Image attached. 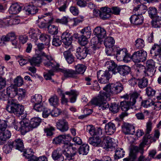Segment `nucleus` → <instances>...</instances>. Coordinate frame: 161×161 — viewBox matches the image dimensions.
Wrapping results in <instances>:
<instances>
[{"label":"nucleus","instance_id":"nucleus-8","mask_svg":"<svg viewBox=\"0 0 161 161\" xmlns=\"http://www.w3.org/2000/svg\"><path fill=\"white\" fill-rule=\"evenodd\" d=\"M147 53L143 50L135 52L132 55V60L135 63L143 62L147 59Z\"/></svg>","mask_w":161,"mask_h":161},{"label":"nucleus","instance_id":"nucleus-39","mask_svg":"<svg viewBox=\"0 0 161 161\" xmlns=\"http://www.w3.org/2000/svg\"><path fill=\"white\" fill-rule=\"evenodd\" d=\"M149 16L151 19H153L158 16L157 15L158 11L156 8L154 7H150L148 9Z\"/></svg>","mask_w":161,"mask_h":161},{"label":"nucleus","instance_id":"nucleus-27","mask_svg":"<svg viewBox=\"0 0 161 161\" xmlns=\"http://www.w3.org/2000/svg\"><path fill=\"white\" fill-rule=\"evenodd\" d=\"M116 129L115 124L112 122H109L105 126V131L108 135H111L113 134L115 131Z\"/></svg>","mask_w":161,"mask_h":161},{"label":"nucleus","instance_id":"nucleus-7","mask_svg":"<svg viewBox=\"0 0 161 161\" xmlns=\"http://www.w3.org/2000/svg\"><path fill=\"white\" fill-rule=\"evenodd\" d=\"M152 123L151 121L148 122L146 125V128L145 131V134L143 138L142 143L145 145H147L154 141H152L153 137L149 134L152 130Z\"/></svg>","mask_w":161,"mask_h":161},{"label":"nucleus","instance_id":"nucleus-51","mask_svg":"<svg viewBox=\"0 0 161 161\" xmlns=\"http://www.w3.org/2000/svg\"><path fill=\"white\" fill-rule=\"evenodd\" d=\"M125 152L122 148H118L115 151L114 158L115 159H118L123 157L125 155Z\"/></svg>","mask_w":161,"mask_h":161},{"label":"nucleus","instance_id":"nucleus-63","mask_svg":"<svg viewBox=\"0 0 161 161\" xmlns=\"http://www.w3.org/2000/svg\"><path fill=\"white\" fill-rule=\"evenodd\" d=\"M69 18L68 17L65 16L63 17L61 19H57L55 21L58 23L61 24L66 25L68 22Z\"/></svg>","mask_w":161,"mask_h":161},{"label":"nucleus","instance_id":"nucleus-36","mask_svg":"<svg viewBox=\"0 0 161 161\" xmlns=\"http://www.w3.org/2000/svg\"><path fill=\"white\" fill-rule=\"evenodd\" d=\"M114 43V40L111 37H107L104 42V44L106 48H111Z\"/></svg>","mask_w":161,"mask_h":161},{"label":"nucleus","instance_id":"nucleus-35","mask_svg":"<svg viewBox=\"0 0 161 161\" xmlns=\"http://www.w3.org/2000/svg\"><path fill=\"white\" fill-rule=\"evenodd\" d=\"M41 121V119L38 117L31 119V121L29 122L30 126L31 127V129L37 127L40 125Z\"/></svg>","mask_w":161,"mask_h":161},{"label":"nucleus","instance_id":"nucleus-16","mask_svg":"<svg viewBox=\"0 0 161 161\" xmlns=\"http://www.w3.org/2000/svg\"><path fill=\"white\" fill-rule=\"evenodd\" d=\"M131 15L130 18L131 23L135 25L142 24L143 23V18L142 16L136 13Z\"/></svg>","mask_w":161,"mask_h":161},{"label":"nucleus","instance_id":"nucleus-33","mask_svg":"<svg viewBox=\"0 0 161 161\" xmlns=\"http://www.w3.org/2000/svg\"><path fill=\"white\" fill-rule=\"evenodd\" d=\"M25 11L28 14L33 15L35 14L38 11L37 8L33 5H28L25 8Z\"/></svg>","mask_w":161,"mask_h":161},{"label":"nucleus","instance_id":"nucleus-53","mask_svg":"<svg viewBox=\"0 0 161 161\" xmlns=\"http://www.w3.org/2000/svg\"><path fill=\"white\" fill-rule=\"evenodd\" d=\"M52 70H49L47 72H45L44 73V77L46 80H51V77L53 76L54 74V72L55 71H58V70H54L53 68H51Z\"/></svg>","mask_w":161,"mask_h":161},{"label":"nucleus","instance_id":"nucleus-9","mask_svg":"<svg viewBox=\"0 0 161 161\" xmlns=\"http://www.w3.org/2000/svg\"><path fill=\"white\" fill-rule=\"evenodd\" d=\"M108 71L99 70L97 72V77L98 81L101 84L108 83L111 77Z\"/></svg>","mask_w":161,"mask_h":161},{"label":"nucleus","instance_id":"nucleus-37","mask_svg":"<svg viewBox=\"0 0 161 161\" xmlns=\"http://www.w3.org/2000/svg\"><path fill=\"white\" fill-rule=\"evenodd\" d=\"M89 150V145L86 144H84L80 147L79 149V153L80 154L82 155H86Z\"/></svg>","mask_w":161,"mask_h":161},{"label":"nucleus","instance_id":"nucleus-11","mask_svg":"<svg viewBox=\"0 0 161 161\" xmlns=\"http://www.w3.org/2000/svg\"><path fill=\"white\" fill-rule=\"evenodd\" d=\"M72 144L69 142H64L63 146V154L65 157V161H74V158L70 155L69 152Z\"/></svg>","mask_w":161,"mask_h":161},{"label":"nucleus","instance_id":"nucleus-62","mask_svg":"<svg viewBox=\"0 0 161 161\" xmlns=\"http://www.w3.org/2000/svg\"><path fill=\"white\" fill-rule=\"evenodd\" d=\"M55 130V128L53 126L47 127L44 129V131L47 136H51L53 134V131Z\"/></svg>","mask_w":161,"mask_h":161},{"label":"nucleus","instance_id":"nucleus-15","mask_svg":"<svg viewBox=\"0 0 161 161\" xmlns=\"http://www.w3.org/2000/svg\"><path fill=\"white\" fill-rule=\"evenodd\" d=\"M61 38L62 42L66 47L70 45L72 43V36L68 31H66L63 33Z\"/></svg>","mask_w":161,"mask_h":161},{"label":"nucleus","instance_id":"nucleus-3","mask_svg":"<svg viewBox=\"0 0 161 161\" xmlns=\"http://www.w3.org/2000/svg\"><path fill=\"white\" fill-rule=\"evenodd\" d=\"M102 141L99 137H90L88 140L89 143L92 145L97 147L101 144V146L104 149L109 150V149H112L116 147L117 144L115 139L109 136L103 137Z\"/></svg>","mask_w":161,"mask_h":161},{"label":"nucleus","instance_id":"nucleus-26","mask_svg":"<svg viewBox=\"0 0 161 161\" xmlns=\"http://www.w3.org/2000/svg\"><path fill=\"white\" fill-rule=\"evenodd\" d=\"M114 52H116V58L120 60H121L123 58H124V56L125 55V53L127 52V50L126 48H123L121 50H118V49L117 48H115L114 47V48H112Z\"/></svg>","mask_w":161,"mask_h":161},{"label":"nucleus","instance_id":"nucleus-61","mask_svg":"<svg viewBox=\"0 0 161 161\" xmlns=\"http://www.w3.org/2000/svg\"><path fill=\"white\" fill-rule=\"evenodd\" d=\"M32 2L34 6L39 7H41L46 4L43 0H33Z\"/></svg>","mask_w":161,"mask_h":161},{"label":"nucleus","instance_id":"nucleus-29","mask_svg":"<svg viewBox=\"0 0 161 161\" xmlns=\"http://www.w3.org/2000/svg\"><path fill=\"white\" fill-rule=\"evenodd\" d=\"M14 148L22 152L24 150V146L22 141L20 139H16L14 141H12Z\"/></svg>","mask_w":161,"mask_h":161},{"label":"nucleus","instance_id":"nucleus-43","mask_svg":"<svg viewBox=\"0 0 161 161\" xmlns=\"http://www.w3.org/2000/svg\"><path fill=\"white\" fill-rule=\"evenodd\" d=\"M152 23V25L154 28L161 27V17L158 16L153 19Z\"/></svg>","mask_w":161,"mask_h":161},{"label":"nucleus","instance_id":"nucleus-17","mask_svg":"<svg viewBox=\"0 0 161 161\" xmlns=\"http://www.w3.org/2000/svg\"><path fill=\"white\" fill-rule=\"evenodd\" d=\"M72 137L69 134H64L58 136L57 137L54 138L53 142L55 144H59L62 142H65V141H68L71 139Z\"/></svg>","mask_w":161,"mask_h":161},{"label":"nucleus","instance_id":"nucleus-2","mask_svg":"<svg viewBox=\"0 0 161 161\" xmlns=\"http://www.w3.org/2000/svg\"><path fill=\"white\" fill-rule=\"evenodd\" d=\"M40 56L32 58L29 60V62L32 65L36 66L42 62L45 66L53 69L57 70L59 66V64L57 63L52 56L48 55L44 52L40 53Z\"/></svg>","mask_w":161,"mask_h":161},{"label":"nucleus","instance_id":"nucleus-5","mask_svg":"<svg viewBox=\"0 0 161 161\" xmlns=\"http://www.w3.org/2000/svg\"><path fill=\"white\" fill-rule=\"evenodd\" d=\"M140 94V92H134L131 94L129 101L120 102V107L122 110L126 111L130 108H133L136 100L141 98Z\"/></svg>","mask_w":161,"mask_h":161},{"label":"nucleus","instance_id":"nucleus-57","mask_svg":"<svg viewBox=\"0 0 161 161\" xmlns=\"http://www.w3.org/2000/svg\"><path fill=\"white\" fill-rule=\"evenodd\" d=\"M110 110L114 113H116L118 112L119 109V107L118 104L113 103L111 104L109 108Z\"/></svg>","mask_w":161,"mask_h":161},{"label":"nucleus","instance_id":"nucleus-21","mask_svg":"<svg viewBox=\"0 0 161 161\" xmlns=\"http://www.w3.org/2000/svg\"><path fill=\"white\" fill-rule=\"evenodd\" d=\"M130 71V68L125 65H120L116 68V74L118 73L121 75L125 76L127 75Z\"/></svg>","mask_w":161,"mask_h":161},{"label":"nucleus","instance_id":"nucleus-22","mask_svg":"<svg viewBox=\"0 0 161 161\" xmlns=\"http://www.w3.org/2000/svg\"><path fill=\"white\" fill-rule=\"evenodd\" d=\"M75 54L77 58L81 60L84 59L87 54L84 47H78L76 50Z\"/></svg>","mask_w":161,"mask_h":161},{"label":"nucleus","instance_id":"nucleus-50","mask_svg":"<svg viewBox=\"0 0 161 161\" xmlns=\"http://www.w3.org/2000/svg\"><path fill=\"white\" fill-rule=\"evenodd\" d=\"M11 141H9L8 143L5 145L3 148V150L5 153H8L10 152L14 147Z\"/></svg>","mask_w":161,"mask_h":161},{"label":"nucleus","instance_id":"nucleus-31","mask_svg":"<svg viewBox=\"0 0 161 161\" xmlns=\"http://www.w3.org/2000/svg\"><path fill=\"white\" fill-rule=\"evenodd\" d=\"M11 136L10 132L8 130L0 131V139L1 141H5L10 138Z\"/></svg>","mask_w":161,"mask_h":161},{"label":"nucleus","instance_id":"nucleus-44","mask_svg":"<svg viewBox=\"0 0 161 161\" xmlns=\"http://www.w3.org/2000/svg\"><path fill=\"white\" fill-rule=\"evenodd\" d=\"M76 38H78V42L82 46H85L88 43L87 38H89L80 35V36H75Z\"/></svg>","mask_w":161,"mask_h":161},{"label":"nucleus","instance_id":"nucleus-6","mask_svg":"<svg viewBox=\"0 0 161 161\" xmlns=\"http://www.w3.org/2000/svg\"><path fill=\"white\" fill-rule=\"evenodd\" d=\"M42 97L39 94H35L31 97V102L32 103L34 109L38 112H41L43 107L41 105Z\"/></svg>","mask_w":161,"mask_h":161},{"label":"nucleus","instance_id":"nucleus-28","mask_svg":"<svg viewBox=\"0 0 161 161\" xmlns=\"http://www.w3.org/2000/svg\"><path fill=\"white\" fill-rule=\"evenodd\" d=\"M40 31L39 30H36L33 29H30L29 31V34L30 37L31 38V40L36 43L38 40L37 37L38 34Z\"/></svg>","mask_w":161,"mask_h":161},{"label":"nucleus","instance_id":"nucleus-24","mask_svg":"<svg viewBox=\"0 0 161 161\" xmlns=\"http://www.w3.org/2000/svg\"><path fill=\"white\" fill-rule=\"evenodd\" d=\"M105 66L109 71H111L114 74H116L115 71L118 66L113 61L110 60L106 61L105 63Z\"/></svg>","mask_w":161,"mask_h":161},{"label":"nucleus","instance_id":"nucleus-55","mask_svg":"<svg viewBox=\"0 0 161 161\" xmlns=\"http://www.w3.org/2000/svg\"><path fill=\"white\" fill-rule=\"evenodd\" d=\"M135 45L137 48L139 49H142L145 46L144 41L141 38L138 39L135 41Z\"/></svg>","mask_w":161,"mask_h":161},{"label":"nucleus","instance_id":"nucleus-42","mask_svg":"<svg viewBox=\"0 0 161 161\" xmlns=\"http://www.w3.org/2000/svg\"><path fill=\"white\" fill-rule=\"evenodd\" d=\"M75 73L78 75V74H83L85 71L86 67L83 64H78L75 67Z\"/></svg>","mask_w":161,"mask_h":161},{"label":"nucleus","instance_id":"nucleus-30","mask_svg":"<svg viewBox=\"0 0 161 161\" xmlns=\"http://www.w3.org/2000/svg\"><path fill=\"white\" fill-rule=\"evenodd\" d=\"M22 7L17 3L13 4L10 7L8 11L11 14H16L19 13L21 10Z\"/></svg>","mask_w":161,"mask_h":161},{"label":"nucleus","instance_id":"nucleus-49","mask_svg":"<svg viewBox=\"0 0 161 161\" xmlns=\"http://www.w3.org/2000/svg\"><path fill=\"white\" fill-rule=\"evenodd\" d=\"M48 32L53 35H56L58 32V27L53 25H49L48 27Z\"/></svg>","mask_w":161,"mask_h":161},{"label":"nucleus","instance_id":"nucleus-10","mask_svg":"<svg viewBox=\"0 0 161 161\" xmlns=\"http://www.w3.org/2000/svg\"><path fill=\"white\" fill-rule=\"evenodd\" d=\"M146 74L148 76H153L156 71L155 62L152 59L148 60L146 62Z\"/></svg>","mask_w":161,"mask_h":161},{"label":"nucleus","instance_id":"nucleus-4","mask_svg":"<svg viewBox=\"0 0 161 161\" xmlns=\"http://www.w3.org/2000/svg\"><path fill=\"white\" fill-rule=\"evenodd\" d=\"M6 109L8 112L14 113L18 116L24 114V106L22 105L17 103L16 100L13 98H10L8 100Z\"/></svg>","mask_w":161,"mask_h":161},{"label":"nucleus","instance_id":"nucleus-1","mask_svg":"<svg viewBox=\"0 0 161 161\" xmlns=\"http://www.w3.org/2000/svg\"><path fill=\"white\" fill-rule=\"evenodd\" d=\"M103 89L105 92H101L97 97L91 101L92 104L98 106L99 109L102 110L109 108V104L107 101L110 100V95L120 93L123 90V87L121 83L117 82L107 85Z\"/></svg>","mask_w":161,"mask_h":161},{"label":"nucleus","instance_id":"nucleus-59","mask_svg":"<svg viewBox=\"0 0 161 161\" xmlns=\"http://www.w3.org/2000/svg\"><path fill=\"white\" fill-rule=\"evenodd\" d=\"M9 42L7 35L0 36V46L6 45V43Z\"/></svg>","mask_w":161,"mask_h":161},{"label":"nucleus","instance_id":"nucleus-32","mask_svg":"<svg viewBox=\"0 0 161 161\" xmlns=\"http://www.w3.org/2000/svg\"><path fill=\"white\" fill-rule=\"evenodd\" d=\"M64 56L69 64H72L74 61V57L70 51L67 50L64 52Z\"/></svg>","mask_w":161,"mask_h":161},{"label":"nucleus","instance_id":"nucleus-48","mask_svg":"<svg viewBox=\"0 0 161 161\" xmlns=\"http://www.w3.org/2000/svg\"><path fill=\"white\" fill-rule=\"evenodd\" d=\"M49 101L51 105L56 107L59 104V100L58 97L55 95L53 96L49 99Z\"/></svg>","mask_w":161,"mask_h":161},{"label":"nucleus","instance_id":"nucleus-58","mask_svg":"<svg viewBox=\"0 0 161 161\" xmlns=\"http://www.w3.org/2000/svg\"><path fill=\"white\" fill-rule=\"evenodd\" d=\"M146 93L148 97H152L155 96L156 91L151 87H148L146 89Z\"/></svg>","mask_w":161,"mask_h":161},{"label":"nucleus","instance_id":"nucleus-23","mask_svg":"<svg viewBox=\"0 0 161 161\" xmlns=\"http://www.w3.org/2000/svg\"><path fill=\"white\" fill-rule=\"evenodd\" d=\"M93 33L98 39H101L106 35V31L104 29L97 27L94 30Z\"/></svg>","mask_w":161,"mask_h":161},{"label":"nucleus","instance_id":"nucleus-14","mask_svg":"<svg viewBox=\"0 0 161 161\" xmlns=\"http://www.w3.org/2000/svg\"><path fill=\"white\" fill-rule=\"evenodd\" d=\"M110 8L107 7L101 8L100 10L95 11L98 13L100 18L103 19L105 20L108 19L111 16Z\"/></svg>","mask_w":161,"mask_h":161},{"label":"nucleus","instance_id":"nucleus-60","mask_svg":"<svg viewBox=\"0 0 161 161\" xmlns=\"http://www.w3.org/2000/svg\"><path fill=\"white\" fill-rule=\"evenodd\" d=\"M154 104V102L151 100H145L142 102V105L145 108H148Z\"/></svg>","mask_w":161,"mask_h":161},{"label":"nucleus","instance_id":"nucleus-46","mask_svg":"<svg viewBox=\"0 0 161 161\" xmlns=\"http://www.w3.org/2000/svg\"><path fill=\"white\" fill-rule=\"evenodd\" d=\"M26 92V91L24 89L19 88L18 90L17 95L18 96V100L21 101L25 98Z\"/></svg>","mask_w":161,"mask_h":161},{"label":"nucleus","instance_id":"nucleus-19","mask_svg":"<svg viewBox=\"0 0 161 161\" xmlns=\"http://www.w3.org/2000/svg\"><path fill=\"white\" fill-rule=\"evenodd\" d=\"M122 130L126 135H133L135 132V127L130 124L125 123L122 126Z\"/></svg>","mask_w":161,"mask_h":161},{"label":"nucleus","instance_id":"nucleus-47","mask_svg":"<svg viewBox=\"0 0 161 161\" xmlns=\"http://www.w3.org/2000/svg\"><path fill=\"white\" fill-rule=\"evenodd\" d=\"M91 31L90 27L87 26L81 30V35L90 38L91 34Z\"/></svg>","mask_w":161,"mask_h":161},{"label":"nucleus","instance_id":"nucleus-54","mask_svg":"<svg viewBox=\"0 0 161 161\" xmlns=\"http://www.w3.org/2000/svg\"><path fill=\"white\" fill-rule=\"evenodd\" d=\"M86 130L91 136H95L96 135V129L92 125H87Z\"/></svg>","mask_w":161,"mask_h":161},{"label":"nucleus","instance_id":"nucleus-34","mask_svg":"<svg viewBox=\"0 0 161 161\" xmlns=\"http://www.w3.org/2000/svg\"><path fill=\"white\" fill-rule=\"evenodd\" d=\"M65 94L69 95V96H72L70 98V102L71 103H74L76 100V97L79 93L75 90H71L69 92H66Z\"/></svg>","mask_w":161,"mask_h":161},{"label":"nucleus","instance_id":"nucleus-40","mask_svg":"<svg viewBox=\"0 0 161 161\" xmlns=\"http://www.w3.org/2000/svg\"><path fill=\"white\" fill-rule=\"evenodd\" d=\"M148 79L145 77L138 80V85L140 88H143L146 87L148 85Z\"/></svg>","mask_w":161,"mask_h":161},{"label":"nucleus","instance_id":"nucleus-64","mask_svg":"<svg viewBox=\"0 0 161 161\" xmlns=\"http://www.w3.org/2000/svg\"><path fill=\"white\" fill-rule=\"evenodd\" d=\"M91 42L92 45L96 46H100L101 44V42L99 39L97 37H94L91 40Z\"/></svg>","mask_w":161,"mask_h":161},{"label":"nucleus","instance_id":"nucleus-56","mask_svg":"<svg viewBox=\"0 0 161 161\" xmlns=\"http://www.w3.org/2000/svg\"><path fill=\"white\" fill-rule=\"evenodd\" d=\"M23 84V79L20 76H19L15 78L14 80V86L17 87V86H20Z\"/></svg>","mask_w":161,"mask_h":161},{"label":"nucleus","instance_id":"nucleus-18","mask_svg":"<svg viewBox=\"0 0 161 161\" xmlns=\"http://www.w3.org/2000/svg\"><path fill=\"white\" fill-rule=\"evenodd\" d=\"M137 2V4H138V5L134 7L133 10V13H136L137 14H139L140 15H142L147 11V7L145 5L141 4L140 2L139 1Z\"/></svg>","mask_w":161,"mask_h":161},{"label":"nucleus","instance_id":"nucleus-12","mask_svg":"<svg viewBox=\"0 0 161 161\" xmlns=\"http://www.w3.org/2000/svg\"><path fill=\"white\" fill-rule=\"evenodd\" d=\"M59 66L57 70H58V71H60L63 73L64 77L66 78H73L77 79L79 78L78 75L75 73V70L73 69H70L65 68L61 69L59 68Z\"/></svg>","mask_w":161,"mask_h":161},{"label":"nucleus","instance_id":"nucleus-20","mask_svg":"<svg viewBox=\"0 0 161 161\" xmlns=\"http://www.w3.org/2000/svg\"><path fill=\"white\" fill-rule=\"evenodd\" d=\"M21 125L20 132L23 135H24L27 132L32 130L29 122L25 120L21 121Z\"/></svg>","mask_w":161,"mask_h":161},{"label":"nucleus","instance_id":"nucleus-41","mask_svg":"<svg viewBox=\"0 0 161 161\" xmlns=\"http://www.w3.org/2000/svg\"><path fill=\"white\" fill-rule=\"evenodd\" d=\"M52 157L54 160L58 159L60 161H64L65 160V157L59 154L58 151L57 150H54L52 153Z\"/></svg>","mask_w":161,"mask_h":161},{"label":"nucleus","instance_id":"nucleus-38","mask_svg":"<svg viewBox=\"0 0 161 161\" xmlns=\"http://www.w3.org/2000/svg\"><path fill=\"white\" fill-rule=\"evenodd\" d=\"M39 39L42 42H45L46 46H49L50 41V36L45 33H42L39 36Z\"/></svg>","mask_w":161,"mask_h":161},{"label":"nucleus","instance_id":"nucleus-52","mask_svg":"<svg viewBox=\"0 0 161 161\" xmlns=\"http://www.w3.org/2000/svg\"><path fill=\"white\" fill-rule=\"evenodd\" d=\"M137 76H138L140 74H143L145 76H148L146 73V69L144 66H142L141 67H138L135 70Z\"/></svg>","mask_w":161,"mask_h":161},{"label":"nucleus","instance_id":"nucleus-25","mask_svg":"<svg viewBox=\"0 0 161 161\" xmlns=\"http://www.w3.org/2000/svg\"><path fill=\"white\" fill-rule=\"evenodd\" d=\"M17 87L12 84L7 88V94L9 96L10 98H13L17 95Z\"/></svg>","mask_w":161,"mask_h":161},{"label":"nucleus","instance_id":"nucleus-13","mask_svg":"<svg viewBox=\"0 0 161 161\" xmlns=\"http://www.w3.org/2000/svg\"><path fill=\"white\" fill-rule=\"evenodd\" d=\"M56 126L58 130L63 132L67 131L69 129L68 122L64 119L58 121L56 122Z\"/></svg>","mask_w":161,"mask_h":161},{"label":"nucleus","instance_id":"nucleus-45","mask_svg":"<svg viewBox=\"0 0 161 161\" xmlns=\"http://www.w3.org/2000/svg\"><path fill=\"white\" fill-rule=\"evenodd\" d=\"M100 46H96L91 45L88 47H85L86 49L87 54H93L94 53L95 51L99 48Z\"/></svg>","mask_w":161,"mask_h":161}]
</instances>
